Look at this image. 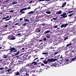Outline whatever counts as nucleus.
I'll return each instance as SVG.
<instances>
[{
	"label": "nucleus",
	"mask_w": 76,
	"mask_h": 76,
	"mask_svg": "<svg viewBox=\"0 0 76 76\" xmlns=\"http://www.w3.org/2000/svg\"><path fill=\"white\" fill-rule=\"evenodd\" d=\"M10 50V53H12V52L14 50H16V49L14 47H13L12 48H11L10 49H8L7 50Z\"/></svg>",
	"instance_id": "obj_1"
},
{
	"label": "nucleus",
	"mask_w": 76,
	"mask_h": 76,
	"mask_svg": "<svg viewBox=\"0 0 76 76\" xmlns=\"http://www.w3.org/2000/svg\"><path fill=\"white\" fill-rule=\"evenodd\" d=\"M53 66L55 67H58L59 65L58 63L55 62L53 64Z\"/></svg>",
	"instance_id": "obj_2"
},
{
	"label": "nucleus",
	"mask_w": 76,
	"mask_h": 76,
	"mask_svg": "<svg viewBox=\"0 0 76 76\" xmlns=\"http://www.w3.org/2000/svg\"><path fill=\"white\" fill-rule=\"evenodd\" d=\"M56 13L57 15H61L62 14V11L59 10V11L56 12Z\"/></svg>",
	"instance_id": "obj_3"
},
{
	"label": "nucleus",
	"mask_w": 76,
	"mask_h": 76,
	"mask_svg": "<svg viewBox=\"0 0 76 76\" xmlns=\"http://www.w3.org/2000/svg\"><path fill=\"white\" fill-rule=\"evenodd\" d=\"M38 9L37 8L34 10V13L37 14L39 12V11L38 10Z\"/></svg>",
	"instance_id": "obj_4"
},
{
	"label": "nucleus",
	"mask_w": 76,
	"mask_h": 76,
	"mask_svg": "<svg viewBox=\"0 0 76 76\" xmlns=\"http://www.w3.org/2000/svg\"><path fill=\"white\" fill-rule=\"evenodd\" d=\"M46 38H47V39H49V38H50V34H48L46 35Z\"/></svg>",
	"instance_id": "obj_5"
},
{
	"label": "nucleus",
	"mask_w": 76,
	"mask_h": 76,
	"mask_svg": "<svg viewBox=\"0 0 76 76\" xmlns=\"http://www.w3.org/2000/svg\"><path fill=\"white\" fill-rule=\"evenodd\" d=\"M24 71V68L23 67H22V68H21L20 69V72L21 73L22 72Z\"/></svg>",
	"instance_id": "obj_6"
},
{
	"label": "nucleus",
	"mask_w": 76,
	"mask_h": 76,
	"mask_svg": "<svg viewBox=\"0 0 76 76\" xmlns=\"http://www.w3.org/2000/svg\"><path fill=\"white\" fill-rule=\"evenodd\" d=\"M34 64V65H36V64H37V63L35 61H33L32 63L31 64V65H32V64Z\"/></svg>",
	"instance_id": "obj_7"
},
{
	"label": "nucleus",
	"mask_w": 76,
	"mask_h": 76,
	"mask_svg": "<svg viewBox=\"0 0 76 76\" xmlns=\"http://www.w3.org/2000/svg\"><path fill=\"white\" fill-rule=\"evenodd\" d=\"M66 2L64 3L62 5V7H64L66 5Z\"/></svg>",
	"instance_id": "obj_8"
},
{
	"label": "nucleus",
	"mask_w": 76,
	"mask_h": 76,
	"mask_svg": "<svg viewBox=\"0 0 76 76\" xmlns=\"http://www.w3.org/2000/svg\"><path fill=\"white\" fill-rule=\"evenodd\" d=\"M47 60L48 61V62H53L52 58L51 59H48Z\"/></svg>",
	"instance_id": "obj_9"
},
{
	"label": "nucleus",
	"mask_w": 76,
	"mask_h": 76,
	"mask_svg": "<svg viewBox=\"0 0 76 76\" xmlns=\"http://www.w3.org/2000/svg\"><path fill=\"white\" fill-rule=\"evenodd\" d=\"M50 32V30H47L46 31H45V32L44 33V34H47L49 33Z\"/></svg>",
	"instance_id": "obj_10"
},
{
	"label": "nucleus",
	"mask_w": 76,
	"mask_h": 76,
	"mask_svg": "<svg viewBox=\"0 0 76 76\" xmlns=\"http://www.w3.org/2000/svg\"><path fill=\"white\" fill-rule=\"evenodd\" d=\"M69 60L68 59H66L65 61V62H66L67 64L69 63Z\"/></svg>",
	"instance_id": "obj_11"
},
{
	"label": "nucleus",
	"mask_w": 76,
	"mask_h": 76,
	"mask_svg": "<svg viewBox=\"0 0 76 76\" xmlns=\"http://www.w3.org/2000/svg\"><path fill=\"white\" fill-rule=\"evenodd\" d=\"M7 57V55H4L3 56V57L4 58H6Z\"/></svg>",
	"instance_id": "obj_12"
},
{
	"label": "nucleus",
	"mask_w": 76,
	"mask_h": 76,
	"mask_svg": "<svg viewBox=\"0 0 76 76\" xmlns=\"http://www.w3.org/2000/svg\"><path fill=\"white\" fill-rule=\"evenodd\" d=\"M65 15H66V13H65L60 15L61 16H64Z\"/></svg>",
	"instance_id": "obj_13"
},
{
	"label": "nucleus",
	"mask_w": 76,
	"mask_h": 76,
	"mask_svg": "<svg viewBox=\"0 0 76 76\" xmlns=\"http://www.w3.org/2000/svg\"><path fill=\"white\" fill-rule=\"evenodd\" d=\"M34 13V11H31L30 12H28V14H33Z\"/></svg>",
	"instance_id": "obj_14"
},
{
	"label": "nucleus",
	"mask_w": 76,
	"mask_h": 76,
	"mask_svg": "<svg viewBox=\"0 0 76 76\" xmlns=\"http://www.w3.org/2000/svg\"><path fill=\"white\" fill-rule=\"evenodd\" d=\"M50 1V0H39V1Z\"/></svg>",
	"instance_id": "obj_15"
},
{
	"label": "nucleus",
	"mask_w": 76,
	"mask_h": 76,
	"mask_svg": "<svg viewBox=\"0 0 76 76\" xmlns=\"http://www.w3.org/2000/svg\"><path fill=\"white\" fill-rule=\"evenodd\" d=\"M12 36H10L8 37V39H9V40H11V39L12 38Z\"/></svg>",
	"instance_id": "obj_16"
},
{
	"label": "nucleus",
	"mask_w": 76,
	"mask_h": 76,
	"mask_svg": "<svg viewBox=\"0 0 76 76\" xmlns=\"http://www.w3.org/2000/svg\"><path fill=\"white\" fill-rule=\"evenodd\" d=\"M43 62L44 64H47L48 63V61H43Z\"/></svg>",
	"instance_id": "obj_17"
},
{
	"label": "nucleus",
	"mask_w": 76,
	"mask_h": 76,
	"mask_svg": "<svg viewBox=\"0 0 76 76\" xmlns=\"http://www.w3.org/2000/svg\"><path fill=\"white\" fill-rule=\"evenodd\" d=\"M46 13L48 14H51V12L50 11H47L46 12Z\"/></svg>",
	"instance_id": "obj_18"
},
{
	"label": "nucleus",
	"mask_w": 76,
	"mask_h": 76,
	"mask_svg": "<svg viewBox=\"0 0 76 76\" xmlns=\"http://www.w3.org/2000/svg\"><path fill=\"white\" fill-rule=\"evenodd\" d=\"M20 74V73L18 71H17L16 72H15V75H18Z\"/></svg>",
	"instance_id": "obj_19"
},
{
	"label": "nucleus",
	"mask_w": 76,
	"mask_h": 76,
	"mask_svg": "<svg viewBox=\"0 0 76 76\" xmlns=\"http://www.w3.org/2000/svg\"><path fill=\"white\" fill-rule=\"evenodd\" d=\"M15 39V38L12 37L11 38V40H14Z\"/></svg>",
	"instance_id": "obj_20"
},
{
	"label": "nucleus",
	"mask_w": 76,
	"mask_h": 76,
	"mask_svg": "<svg viewBox=\"0 0 76 76\" xmlns=\"http://www.w3.org/2000/svg\"><path fill=\"white\" fill-rule=\"evenodd\" d=\"M67 15H64V16H62V17H61L60 18H65L67 17Z\"/></svg>",
	"instance_id": "obj_21"
},
{
	"label": "nucleus",
	"mask_w": 76,
	"mask_h": 76,
	"mask_svg": "<svg viewBox=\"0 0 76 76\" xmlns=\"http://www.w3.org/2000/svg\"><path fill=\"white\" fill-rule=\"evenodd\" d=\"M12 70V69H8L7 70V71L8 72H9L10 71H11Z\"/></svg>",
	"instance_id": "obj_22"
},
{
	"label": "nucleus",
	"mask_w": 76,
	"mask_h": 76,
	"mask_svg": "<svg viewBox=\"0 0 76 76\" xmlns=\"http://www.w3.org/2000/svg\"><path fill=\"white\" fill-rule=\"evenodd\" d=\"M48 52H46V53L43 52V53H42V54L43 55H47V54H48Z\"/></svg>",
	"instance_id": "obj_23"
},
{
	"label": "nucleus",
	"mask_w": 76,
	"mask_h": 76,
	"mask_svg": "<svg viewBox=\"0 0 76 76\" xmlns=\"http://www.w3.org/2000/svg\"><path fill=\"white\" fill-rule=\"evenodd\" d=\"M17 3V2L16 1H13L12 2V5H13L14 4H15Z\"/></svg>",
	"instance_id": "obj_24"
},
{
	"label": "nucleus",
	"mask_w": 76,
	"mask_h": 76,
	"mask_svg": "<svg viewBox=\"0 0 76 76\" xmlns=\"http://www.w3.org/2000/svg\"><path fill=\"white\" fill-rule=\"evenodd\" d=\"M20 51H18L16 53H15V56H16L17 55H18V54L19 53Z\"/></svg>",
	"instance_id": "obj_25"
},
{
	"label": "nucleus",
	"mask_w": 76,
	"mask_h": 76,
	"mask_svg": "<svg viewBox=\"0 0 76 76\" xmlns=\"http://www.w3.org/2000/svg\"><path fill=\"white\" fill-rule=\"evenodd\" d=\"M76 61V59H75V58H72L71 60V61Z\"/></svg>",
	"instance_id": "obj_26"
},
{
	"label": "nucleus",
	"mask_w": 76,
	"mask_h": 76,
	"mask_svg": "<svg viewBox=\"0 0 76 76\" xmlns=\"http://www.w3.org/2000/svg\"><path fill=\"white\" fill-rule=\"evenodd\" d=\"M74 14V13H72V14H71L69 15H68V17H70L72 16V15H73Z\"/></svg>",
	"instance_id": "obj_27"
},
{
	"label": "nucleus",
	"mask_w": 76,
	"mask_h": 76,
	"mask_svg": "<svg viewBox=\"0 0 76 76\" xmlns=\"http://www.w3.org/2000/svg\"><path fill=\"white\" fill-rule=\"evenodd\" d=\"M40 25H42L43 26H45V23H42V24H40Z\"/></svg>",
	"instance_id": "obj_28"
},
{
	"label": "nucleus",
	"mask_w": 76,
	"mask_h": 76,
	"mask_svg": "<svg viewBox=\"0 0 76 76\" xmlns=\"http://www.w3.org/2000/svg\"><path fill=\"white\" fill-rule=\"evenodd\" d=\"M23 26H26V25H27V23H25L23 24Z\"/></svg>",
	"instance_id": "obj_29"
},
{
	"label": "nucleus",
	"mask_w": 76,
	"mask_h": 76,
	"mask_svg": "<svg viewBox=\"0 0 76 76\" xmlns=\"http://www.w3.org/2000/svg\"><path fill=\"white\" fill-rule=\"evenodd\" d=\"M64 27V24H62L61 26V28H63Z\"/></svg>",
	"instance_id": "obj_30"
},
{
	"label": "nucleus",
	"mask_w": 76,
	"mask_h": 76,
	"mask_svg": "<svg viewBox=\"0 0 76 76\" xmlns=\"http://www.w3.org/2000/svg\"><path fill=\"white\" fill-rule=\"evenodd\" d=\"M52 62H53V61H56L57 60V59L56 58V59H53V58H52Z\"/></svg>",
	"instance_id": "obj_31"
},
{
	"label": "nucleus",
	"mask_w": 76,
	"mask_h": 76,
	"mask_svg": "<svg viewBox=\"0 0 76 76\" xmlns=\"http://www.w3.org/2000/svg\"><path fill=\"white\" fill-rule=\"evenodd\" d=\"M67 25H68V23H66V24H64V27L65 28L66 27V26H67Z\"/></svg>",
	"instance_id": "obj_32"
},
{
	"label": "nucleus",
	"mask_w": 76,
	"mask_h": 76,
	"mask_svg": "<svg viewBox=\"0 0 76 76\" xmlns=\"http://www.w3.org/2000/svg\"><path fill=\"white\" fill-rule=\"evenodd\" d=\"M37 30H39V31H38V33H39V32H40V29H39V28H37Z\"/></svg>",
	"instance_id": "obj_33"
},
{
	"label": "nucleus",
	"mask_w": 76,
	"mask_h": 76,
	"mask_svg": "<svg viewBox=\"0 0 76 76\" xmlns=\"http://www.w3.org/2000/svg\"><path fill=\"white\" fill-rule=\"evenodd\" d=\"M24 10V9L23 8L22 9L20 10V12H23Z\"/></svg>",
	"instance_id": "obj_34"
},
{
	"label": "nucleus",
	"mask_w": 76,
	"mask_h": 76,
	"mask_svg": "<svg viewBox=\"0 0 76 76\" xmlns=\"http://www.w3.org/2000/svg\"><path fill=\"white\" fill-rule=\"evenodd\" d=\"M63 58V56H62V55H61L60 58H59V59H62Z\"/></svg>",
	"instance_id": "obj_35"
},
{
	"label": "nucleus",
	"mask_w": 76,
	"mask_h": 76,
	"mask_svg": "<svg viewBox=\"0 0 76 76\" xmlns=\"http://www.w3.org/2000/svg\"><path fill=\"white\" fill-rule=\"evenodd\" d=\"M24 21H29V20H27V19H26V18H25L24 19Z\"/></svg>",
	"instance_id": "obj_36"
},
{
	"label": "nucleus",
	"mask_w": 76,
	"mask_h": 76,
	"mask_svg": "<svg viewBox=\"0 0 76 76\" xmlns=\"http://www.w3.org/2000/svg\"><path fill=\"white\" fill-rule=\"evenodd\" d=\"M20 13H21V14H25V12L24 11H22V12H20Z\"/></svg>",
	"instance_id": "obj_37"
},
{
	"label": "nucleus",
	"mask_w": 76,
	"mask_h": 76,
	"mask_svg": "<svg viewBox=\"0 0 76 76\" xmlns=\"http://www.w3.org/2000/svg\"><path fill=\"white\" fill-rule=\"evenodd\" d=\"M25 76H29V75L27 73H26L25 74Z\"/></svg>",
	"instance_id": "obj_38"
},
{
	"label": "nucleus",
	"mask_w": 76,
	"mask_h": 76,
	"mask_svg": "<svg viewBox=\"0 0 76 76\" xmlns=\"http://www.w3.org/2000/svg\"><path fill=\"white\" fill-rule=\"evenodd\" d=\"M34 41H35V39L34 38L32 40H31V42H33Z\"/></svg>",
	"instance_id": "obj_39"
},
{
	"label": "nucleus",
	"mask_w": 76,
	"mask_h": 76,
	"mask_svg": "<svg viewBox=\"0 0 76 76\" xmlns=\"http://www.w3.org/2000/svg\"><path fill=\"white\" fill-rule=\"evenodd\" d=\"M39 58H35L34 60L33 61H35L36 60L38 59Z\"/></svg>",
	"instance_id": "obj_40"
},
{
	"label": "nucleus",
	"mask_w": 76,
	"mask_h": 76,
	"mask_svg": "<svg viewBox=\"0 0 76 76\" xmlns=\"http://www.w3.org/2000/svg\"><path fill=\"white\" fill-rule=\"evenodd\" d=\"M68 39V37H66V38H65V39H64V41H66V40L67 39Z\"/></svg>",
	"instance_id": "obj_41"
},
{
	"label": "nucleus",
	"mask_w": 76,
	"mask_h": 76,
	"mask_svg": "<svg viewBox=\"0 0 76 76\" xmlns=\"http://www.w3.org/2000/svg\"><path fill=\"white\" fill-rule=\"evenodd\" d=\"M73 11H69L68 12V13L69 14V13H71L72 12H73Z\"/></svg>",
	"instance_id": "obj_42"
},
{
	"label": "nucleus",
	"mask_w": 76,
	"mask_h": 76,
	"mask_svg": "<svg viewBox=\"0 0 76 76\" xmlns=\"http://www.w3.org/2000/svg\"><path fill=\"white\" fill-rule=\"evenodd\" d=\"M5 69H6L7 70L8 69V68H7V66L5 67Z\"/></svg>",
	"instance_id": "obj_43"
},
{
	"label": "nucleus",
	"mask_w": 76,
	"mask_h": 76,
	"mask_svg": "<svg viewBox=\"0 0 76 76\" xmlns=\"http://www.w3.org/2000/svg\"><path fill=\"white\" fill-rule=\"evenodd\" d=\"M2 10L1 11V12H2V11L3 10H4V8L3 7H1V8Z\"/></svg>",
	"instance_id": "obj_44"
},
{
	"label": "nucleus",
	"mask_w": 76,
	"mask_h": 76,
	"mask_svg": "<svg viewBox=\"0 0 76 76\" xmlns=\"http://www.w3.org/2000/svg\"><path fill=\"white\" fill-rule=\"evenodd\" d=\"M47 38H45L44 39H43V41H45L46 40Z\"/></svg>",
	"instance_id": "obj_45"
},
{
	"label": "nucleus",
	"mask_w": 76,
	"mask_h": 76,
	"mask_svg": "<svg viewBox=\"0 0 76 76\" xmlns=\"http://www.w3.org/2000/svg\"><path fill=\"white\" fill-rule=\"evenodd\" d=\"M54 27L55 28H58V26H54Z\"/></svg>",
	"instance_id": "obj_46"
},
{
	"label": "nucleus",
	"mask_w": 76,
	"mask_h": 76,
	"mask_svg": "<svg viewBox=\"0 0 76 76\" xmlns=\"http://www.w3.org/2000/svg\"><path fill=\"white\" fill-rule=\"evenodd\" d=\"M14 11V10H12L10 11V13H12V12H13Z\"/></svg>",
	"instance_id": "obj_47"
},
{
	"label": "nucleus",
	"mask_w": 76,
	"mask_h": 76,
	"mask_svg": "<svg viewBox=\"0 0 76 76\" xmlns=\"http://www.w3.org/2000/svg\"><path fill=\"white\" fill-rule=\"evenodd\" d=\"M58 53V52H56L55 54H54V55H55L57 54Z\"/></svg>",
	"instance_id": "obj_48"
},
{
	"label": "nucleus",
	"mask_w": 76,
	"mask_h": 76,
	"mask_svg": "<svg viewBox=\"0 0 76 76\" xmlns=\"http://www.w3.org/2000/svg\"><path fill=\"white\" fill-rule=\"evenodd\" d=\"M57 17L56 18H53V19L54 20H56L57 19Z\"/></svg>",
	"instance_id": "obj_49"
},
{
	"label": "nucleus",
	"mask_w": 76,
	"mask_h": 76,
	"mask_svg": "<svg viewBox=\"0 0 76 76\" xmlns=\"http://www.w3.org/2000/svg\"><path fill=\"white\" fill-rule=\"evenodd\" d=\"M40 64V63H37V66H39Z\"/></svg>",
	"instance_id": "obj_50"
},
{
	"label": "nucleus",
	"mask_w": 76,
	"mask_h": 76,
	"mask_svg": "<svg viewBox=\"0 0 76 76\" xmlns=\"http://www.w3.org/2000/svg\"><path fill=\"white\" fill-rule=\"evenodd\" d=\"M33 2V1H30V2H29V4H31V3H32Z\"/></svg>",
	"instance_id": "obj_51"
},
{
	"label": "nucleus",
	"mask_w": 76,
	"mask_h": 76,
	"mask_svg": "<svg viewBox=\"0 0 76 76\" xmlns=\"http://www.w3.org/2000/svg\"><path fill=\"white\" fill-rule=\"evenodd\" d=\"M2 47H0V49H1V48L3 49V48H4V46H2Z\"/></svg>",
	"instance_id": "obj_52"
},
{
	"label": "nucleus",
	"mask_w": 76,
	"mask_h": 76,
	"mask_svg": "<svg viewBox=\"0 0 76 76\" xmlns=\"http://www.w3.org/2000/svg\"><path fill=\"white\" fill-rule=\"evenodd\" d=\"M17 50H14V51H13V53H15V52H17Z\"/></svg>",
	"instance_id": "obj_53"
},
{
	"label": "nucleus",
	"mask_w": 76,
	"mask_h": 76,
	"mask_svg": "<svg viewBox=\"0 0 76 76\" xmlns=\"http://www.w3.org/2000/svg\"><path fill=\"white\" fill-rule=\"evenodd\" d=\"M10 18H8L7 19H6L5 20L6 21H7L8 20H10Z\"/></svg>",
	"instance_id": "obj_54"
},
{
	"label": "nucleus",
	"mask_w": 76,
	"mask_h": 76,
	"mask_svg": "<svg viewBox=\"0 0 76 76\" xmlns=\"http://www.w3.org/2000/svg\"><path fill=\"white\" fill-rule=\"evenodd\" d=\"M60 55H59L58 56V58L60 59Z\"/></svg>",
	"instance_id": "obj_55"
},
{
	"label": "nucleus",
	"mask_w": 76,
	"mask_h": 76,
	"mask_svg": "<svg viewBox=\"0 0 76 76\" xmlns=\"http://www.w3.org/2000/svg\"><path fill=\"white\" fill-rule=\"evenodd\" d=\"M23 18H20V21H21L22 20H23Z\"/></svg>",
	"instance_id": "obj_56"
},
{
	"label": "nucleus",
	"mask_w": 76,
	"mask_h": 76,
	"mask_svg": "<svg viewBox=\"0 0 76 76\" xmlns=\"http://www.w3.org/2000/svg\"><path fill=\"white\" fill-rule=\"evenodd\" d=\"M9 1V0H6V1H5L6 2H8Z\"/></svg>",
	"instance_id": "obj_57"
},
{
	"label": "nucleus",
	"mask_w": 76,
	"mask_h": 76,
	"mask_svg": "<svg viewBox=\"0 0 76 76\" xmlns=\"http://www.w3.org/2000/svg\"><path fill=\"white\" fill-rule=\"evenodd\" d=\"M3 69H4V67H1L0 68V70H2Z\"/></svg>",
	"instance_id": "obj_58"
},
{
	"label": "nucleus",
	"mask_w": 76,
	"mask_h": 76,
	"mask_svg": "<svg viewBox=\"0 0 76 76\" xmlns=\"http://www.w3.org/2000/svg\"><path fill=\"white\" fill-rule=\"evenodd\" d=\"M41 66H44V64H41Z\"/></svg>",
	"instance_id": "obj_59"
},
{
	"label": "nucleus",
	"mask_w": 76,
	"mask_h": 76,
	"mask_svg": "<svg viewBox=\"0 0 76 76\" xmlns=\"http://www.w3.org/2000/svg\"><path fill=\"white\" fill-rule=\"evenodd\" d=\"M39 60L38 59V60H37V61H36V62L37 63L38 62H39Z\"/></svg>",
	"instance_id": "obj_60"
},
{
	"label": "nucleus",
	"mask_w": 76,
	"mask_h": 76,
	"mask_svg": "<svg viewBox=\"0 0 76 76\" xmlns=\"http://www.w3.org/2000/svg\"><path fill=\"white\" fill-rule=\"evenodd\" d=\"M62 32V30H60L59 31V32Z\"/></svg>",
	"instance_id": "obj_61"
},
{
	"label": "nucleus",
	"mask_w": 76,
	"mask_h": 76,
	"mask_svg": "<svg viewBox=\"0 0 76 76\" xmlns=\"http://www.w3.org/2000/svg\"><path fill=\"white\" fill-rule=\"evenodd\" d=\"M31 8L30 7H28L27 8V9L29 10L31 9Z\"/></svg>",
	"instance_id": "obj_62"
},
{
	"label": "nucleus",
	"mask_w": 76,
	"mask_h": 76,
	"mask_svg": "<svg viewBox=\"0 0 76 76\" xmlns=\"http://www.w3.org/2000/svg\"><path fill=\"white\" fill-rule=\"evenodd\" d=\"M23 9H24V10H27V8H25Z\"/></svg>",
	"instance_id": "obj_63"
},
{
	"label": "nucleus",
	"mask_w": 76,
	"mask_h": 76,
	"mask_svg": "<svg viewBox=\"0 0 76 76\" xmlns=\"http://www.w3.org/2000/svg\"><path fill=\"white\" fill-rule=\"evenodd\" d=\"M21 34L20 33V34H18V36H20V35Z\"/></svg>",
	"instance_id": "obj_64"
}]
</instances>
